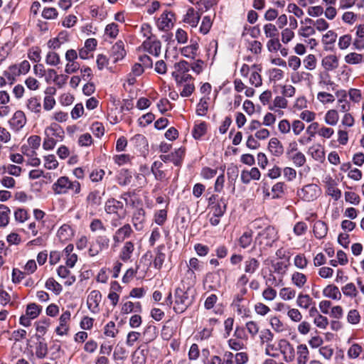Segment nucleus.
I'll return each instance as SVG.
<instances>
[{
  "label": "nucleus",
  "instance_id": "obj_20",
  "mask_svg": "<svg viewBox=\"0 0 364 364\" xmlns=\"http://www.w3.org/2000/svg\"><path fill=\"white\" fill-rule=\"evenodd\" d=\"M134 250V245L131 241H127L122 247L119 252V258L123 262H127L132 257V253Z\"/></svg>",
  "mask_w": 364,
  "mask_h": 364
},
{
  "label": "nucleus",
  "instance_id": "obj_28",
  "mask_svg": "<svg viewBox=\"0 0 364 364\" xmlns=\"http://www.w3.org/2000/svg\"><path fill=\"white\" fill-rule=\"evenodd\" d=\"M259 266V262L254 257H248L244 262V271L246 274H254Z\"/></svg>",
  "mask_w": 364,
  "mask_h": 364
},
{
  "label": "nucleus",
  "instance_id": "obj_58",
  "mask_svg": "<svg viewBox=\"0 0 364 364\" xmlns=\"http://www.w3.org/2000/svg\"><path fill=\"white\" fill-rule=\"evenodd\" d=\"M207 129L206 123L204 122L196 124L193 130V136L195 139H199L203 136Z\"/></svg>",
  "mask_w": 364,
  "mask_h": 364
},
{
  "label": "nucleus",
  "instance_id": "obj_51",
  "mask_svg": "<svg viewBox=\"0 0 364 364\" xmlns=\"http://www.w3.org/2000/svg\"><path fill=\"white\" fill-rule=\"evenodd\" d=\"M288 318L294 323L301 322L302 320V314L298 309L296 308H288L287 312Z\"/></svg>",
  "mask_w": 364,
  "mask_h": 364
},
{
  "label": "nucleus",
  "instance_id": "obj_63",
  "mask_svg": "<svg viewBox=\"0 0 364 364\" xmlns=\"http://www.w3.org/2000/svg\"><path fill=\"white\" fill-rule=\"evenodd\" d=\"M105 32L107 36L115 38L119 33L118 25L114 23L108 24L105 28Z\"/></svg>",
  "mask_w": 364,
  "mask_h": 364
},
{
  "label": "nucleus",
  "instance_id": "obj_40",
  "mask_svg": "<svg viewBox=\"0 0 364 364\" xmlns=\"http://www.w3.org/2000/svg\"><path fill=\"white\" fill-rule=\"evenodd\" d=\"M11 210L5 205H0V226L6 227L9 223Z\"/></svg>",
  "mask_w": 364,
  "mask_h": 364
},
{
  "label": "nucleus",
  "instance_id": "obj_37",
  "mask_svg": "<svg viewBox=\"0 0 364 364\" xmlns=\"http://www.w3.org/2000/svg\"><path fill=\"white\" fill-rule=\"evenodd\" d=\"M363 347L358 343H353L347 351V356L349 359H356L360 357L363 353Z\"/></svg>",
  "mask_w": 364,
  "mask_h": 364
},
{
  "label": "nucleus",
  "instance_id": "obj_22",
  "mask_svg": "<svg viewBox=\"0 0 364 364\" xmlns=\"http://www.w3.org/2000/svg\"><path fill=\"white\" fill-rule=\"evenodd\" d=\"M146 349L143 346H139L132 354L133 364H145L146 360Z\"/></svg>",
  "mask_w": 364,
  "mask_h": 364
},
{
  "label": "nucleus",
  "instance_id": "obj_5",
  "mask_svg": "<svg viewBox=\"0 0 364 364\" xmlns=\"http://www.w3.org/2000/svg\"><path fill=\"white\" fill-rule=\"evenodd\" d=\"M279 348L286 362L290 363L294 360L295 350L294 346L287 340L281 339L279 342Z\"/></svg>",
  "mask_w": 364,
  "mask_h": 364
},
{
  "label": "nucleus",
  "instance_id": "obj_17",
  "mask_svg": "<svg viewBox=\"0 0 364 364\" xmlns=\"http://www.w3.org/2000/svg\"><path fill=\"white\" fill-rule=\"evenodd\" d=\"M144 47L148 52L155 56L159 55L161 53V43L157 40L144 41L143 43Z\"/></svg>",
  "mask_w": 364,
  "mask_h": 364
},
{
  "label": "nucleus",
  "instance_id": "obj_34",
  "mask_svg": "<svg viewBox=\"0 0 364 364\" xmlns=\"http://www.w3.org/2000/svg\"><path fill=\"white\" fill-rule=\"evenodd\" d=\"M326 193L335 200H338L341 196V191L333 181L327 183Z\"/></svg>",
  "mask_w": 364,
  "mask_h": 364
},
{
  "label": "nucleus",
  "instance_id": "obj_55",
  "mask_svg": "<svg viewBox=\"0 0 364 364\" xmlns=\"http://www.w3.org/2000/svg\"><path fill=\"white\" fill-rule=\"evenodd\" d=\"M345 61L348 64H359L363 61V55L356 53H350L345 56Z\"/></svg>",
  "mask_w": 364,
  "mask_h": 364
},
{
  "label": "nucleus",
  "instance_id": "obj_10",
  "mask_svg": "<svg viewBox=\"0 0 364 364\" xmlns=\"http://www.w3.org/2000/svg\"><path fill=\"white\" fill-rule=\"evenodd\" d=\"M69 183L70 180L68 177L61 176L53 184L52 189L55 194H65L69 191Z\"/></svg>",
  "mask_w": 364,
  "mask_h": 364
},
{
  "label": "nucleus",
  "instance_id": "obj_31",
  "mask_svg": "<svg viewBox=\"0 0 364 364\" xmlns=\"http://www.w3.org/2000/svg\"><path fill=\"white\" fill-rule=\"evenodd\" d=\"M26 107L31 112L39 114L41 111V103L36 97H31L26 101Z\"/></svg>",
  "mask_w": 364,
  "mask_h": 364
},
{
  "label": "nucleus",
  "instance_id": "obj_7",
  "mask_svg": "<svg viewBox=\"0 0 364 364\" xmlns=\"http://www.w3.org/2000/svg\"><path fill=\"white\" fill-rule=\"evenodd\" d=\"M44 134H47L50 137L55 138V140L59 141H62L65 137V132L63 129L55 122H53L46 127Z\"/></svg>",
  "mask_w": 364,
  "mask_h": 364
},
{
  "label": "nucleus",
  "instance_id": "obj_32",
  "mask_svg": "<svg viewBox=\"0 0 364 364\" xmlns=\"http://www.w3.org/2000/svg\"><path fill=\"white\" fill-rule=\"evenodd\" d=\"M339 120L338 112L334 109H329L324 116V122L330 126H335Z\"/></svg>",
  "mask_w": 364,
  "mask_h": 364
},
{
  "label": "nucleus",
  "instance_id": "obj_13",
  "mask_svg": "<svg viewBox=\"0 0 364 364\" xmlns=\"http://www.w3.org/2000/svg\"><path fill=\"white\" fill-rule=\"evenodd\" d=\"M126 55L124 43L122 41H118L112 48L111 58L114 63L122 60Z\"/></svg>",
  "mask_w": 364,
  "mask_h": 364
},
{
  "label": "nucleus",
  "instance_id": "obj_25",
  "mask_svg": "<svg viewBox=\"0 0 364 364\" xmlns=\"http://www.w3.org/2000/svg\"><path fill=\"white\" fill-rule=\"evenodd\" d=\"M322 65L326 70H333L338 67V59L335 55H328L323 58Z\"/></svg>",
  "mask_w": 364,
  "mask_h": 364
},
{
  "label": "nucleus",
  "instance_id": "obj_16",
  "mask_svg": "<svg viewBox=\"0 0 364 364\" xmlns=\"http://www.w3.org/2000/svg\"><path fill=\"white\" fill-rule=\"evenodd\" d=\"M173 14L171 11H164L158 19V27L160 30H168L173 26L172 18Z\"/></svg>",
  "mask_w": 364,
  "mask_h": 364
},
{
  "label": "nucleus",
  "instance_id": "obj_39",
  "mask_svg": "<svg viewBox=\"0 0 364 364\" xmlns=\"http://www.w3.org/2000/svg\"><path fill=\"white\" fill-rule=\"evenodd\" d=\"M288 106V101L283 96H277L273 100L272 105L269 107V109L272 111L277 112V108L286 109Z\"/></svg>",
  "mask_w": 364,
  "mask_h": 364
},
{
  "label": "nucleus",
  "instance_id": "obj_60",
  "mask_svg": "<svg viewBox=\"0 0 364 364\" xmlns=\"http://www.w3.org/2000/svg\"><path fill=\"white\" fill-rule=\"evenodd\" d=\"M309 153L316 160H320L324 156V153L319 145L311 146Z\"/></svg>",
  "mask_w": 364,
  "mask_h": 364
},
{
  "label": "nucleus",
  "instance_id": "obj_41",
  "mask_svg": "<svg viewBox=\"0 0 364 364\" xmlns=\"http://www.w3.org/2000/svg\"><path fill=\"white\" fill-rule=\"evenodd\" d=\"M227 208L226 200L221 198L215 205L212 207L213 215L216 216H223Z\"/></svg>",
  "mask_w": 364,
  "mask_h": 364
},
{
  "label": "nucleus",
  "instance_id": "obj_59",
  "mask_svg": "<svg viewBox=\"0 0 364 364\" xmlns=\"http://www.w3.org/2000/svg\"><path fill=\"white\" fill-rule=\"evenodd\" d=\"M294 264L298 269H304L308 265V260L303 254H298L294 259Z\"/></svg>",
  "mask_w": 364,
  "mask_h": 364
},
{
  "label": "nucleus",
  "instance_id": "obj_47",
  "mask_svg": "<svg viewBox=\"0 0 364 364\" xmlns=\"http://www.w3.org/2000/svg\"><path fill=\"white\" fill-rule=\"evenodd\" d=\"M279 296L284 301H290L295 298L296 291L291 287H284L279 291Z\"/></svg>",
  "mask_w": 364,
  "mask_h": 364
},
{
  "label": "nucleus",
  "instance_id": "obj_18",
  "mask_svg": "<svg viewBox=\"0 0 364 364\" xmlns=\"http://www.w3.org/2000/svg\"><path fill=\"white\" fill-rule=\"evenodd\" d=\"M296 364H307L309 350L305 344H300L296 348Z\"/></svg>",
  "mask_w": 364,
  "mask_h": 364
},
{
  "label": "nucleus",
  "instance_id": "obj_3",
  "mask_svg": "<svg viewBox=\"0 0 364 364\" xmlns=\"http://www.w3.org/2000/svg\"><path fill=\"white\" fill-rule=\"evenodd\" d=\"M233 310L241 317H247L250 311L249 309V301L242 295H235L231 304Z\"/></svg>",
  "mask_w": 364,
  "mask_h": 364
},
{
  "label": "nucleus",
  "instance_id": "obj_48",
  "mask_svg": "<svg viewBox=\"0 0 364 364\" xmlns=\"http://www.w3.org/2000/svg\"><path fill=\"white\" fill-rule=\"evenodd\" d=\"M252 242V232L246 231L239 238V245L242 248L248 247Z\"/></svg>",
  "mask_w": 364,
  "mask_h": 364
},
{
  "label": "nucleus",
  "instance_id": "obj_11",
  "mask_svg": "<svg viewBox=\"0 0 364 364\" xmlns=\"http://www.w3.org/2000/svg\"><path fill=\"white\" fill-rule=\"evenodd\" d=\"M145 220V210L143 208L136 209L132 218V223L136 230L140 231L144 228Z\"/></svg>",
  "mask_w": 364,
  "mask_h": 364
},
{
  "label": "nucleus",
  "instance_id": "obj_44",
  "mask_svg": "<svg viewBox=\"0 0 364 364\" xmlns=\"http://www.w3.org/2000/svg\"><path fill=\"white\" fill-rule=\"evenodd\" d=\"M188 268V272H191L193 274L195 272H201L203 269V262L199 261L197 258L193 257L189 260Z\"/></svg>",
  "mask_w": 364,
  "mask_h": 364
},
{
  "label": "nucleus",
  "instance_id": "obj_56",
  "mask_svg": "<svg viewBox=\"0 0 364 364\" xmlns=\"http://www.w3.org/2000/svg\"><path fill=\"white\" fill-rule=\"evenodd\" d=\"M269 323L273 330L277 333H282L285 330V326L277 316H272Z\"/></svg>",
  "mask_w": 364,
  "mask_h": 364
},
{
  "label": "nucleus",
  "instance_id": "obj_12",
  "mask_svg": "<svg viewBox=\"0 0 364 364\" xmlns=\"http://www.w3.org/2000/svg\"><path fill=\"white\" fill-rule=\"evenodd\" d=\"M133 232L132 227L129 224H125L119 228L113 235V240L115 243L123 242L125 239L129 237Z\"/></svg>",
  "mask_w": 364,
  "mask_h": 364
},
{
  "label": "nucleus",
  "instance_id": "obj_21",
  "mask_svg": "<svg viewBox=\"0 0 364 364\" xmlns=\"http://www.w3.org/2000/svg\"><path fill=\"white\" fill-rule=\"evenodd\" d=\"M86 203L87 207L92 208L100 205L102 203L100 192L97 190L90 192L86 198Z\"/></svg>",
  "mask_w": 364,
  "mask_h": 364
},
{
  "label": "nucleus",
  "instance_id": "obj_45",
  "mask_svg": "<svg viewBox=\"0 0 364 364\" xmlns=\"http://www.w3.org/2000/svg\"><path fill=\"white\" fill-rule=\"evenodd\" d=\"M45 286L48 290L53 291L55 294H59L63 290L62 286L53 278L47 279Z\"/></svg>",
  "mask_w": 364,
  "mask_h": 364
},
{
  "label": "nucleus",
  "instance_id": "obj_6",
  "mask_svg": "<svg viewBox=\"0 0 364 364\" xmlns=\"http://www.w3.org/2000/svg\"><path fill=\"white\" fill-rule=\"evenodd\" d=\"M102 294L98 290L92 291L87 299L88 309L94 314L100 311V303L101 302Z\"/></svg>",
  "mask_w": 364,
  "mask_h": 364
},
{
  "label": "nucleus",
  "instance_id": "obj_42",
  "mask_svg": "<svg viewBox=\"0 0 364 364\" xmlns=\"http://www.w3.org/2000/svg\"><path fill=\"white\" fill-rule=\"evenodd\" d=\"M208 100L209 97H203L200 98L197 105L196 113L198 116H205L208 109Z\"/></svg>",
  "mask_w": 364,
  "mask_h": 364
},
{
  "label": "nucleus",
  "instance_id": "obj_9",
  "mask_svg": "<svg viewBox=\"0 0 364 364\" xmlns=\"http://www.w3.org/2000/svg\"><path fill=\"white\" fill-rule=\"evenodd\" d=\"M200 19V14L193 7L187 9L186 14L183 16V22L188 24L192 28L197 27Z\"/></svg>",
  "mask_w": 364,
  "mask_h": 364
},
{
  "label": "nucleus",
  "instance_id": "obj_53",
  "mask_svg": "<svg viewBox=\"0 0 364 364\" xmlns=\"http://www.w3.org/2000/svg\"><path fill=\"white\" fill-rule=\"evenodd\" d=\"M343 294L348 297L354 298L358 294V290L355 284L352 282L346 284L341 288Z\"/></svg>",
  "mask_w": 364,
  "mask_h": 364
},
{
  "label": "nucleus",
  "instance_id": "obj_4",
  "mask_svg": "<svg viewBox=\"0 0 364 364\" xmlns=\"http://www.w3.org/2000/svg\"><path fill=\"white\" fill-rule=\"evenodd\" d=\"M321 188L316 184H308L298 191V196L304 201H314L321 194Z\"/></svg>",
  "mask_w": 364,
  "mask_h": 364
},
{
  "label": "nucleus",
  "instance_id": "obj_50",
  "mask_svg": "<svg viewBox=\"0 0 364 364\" xmlns=\"http://www.w3.org/2000/svg\"><path fill=\"white\" fill-rule=\"evenodd\" d=\"M46 63L50 66H57L60 63V55L54 51H49L46 56Z\"/></svg>",
  "mask_w": 364,
  "mask_h": 364
},
{
  "label": "nucleus",
  "instance_id": "obj_15",
  "mask_svg": "<svg viewBox=\"0 0 364 364\" xmlns=\"http://www.w3.org/2000/svg\"><path fill=\"white\" fill-rule=\"evenodd\" d=\"M260 171L256 167L250 170H243L241 172L240 178L243 183L248 184L252 180H259L260 178Z\"/></svg>",
  "mask_w": 364,
  "mask_h": 364
},
{
  "label": "nucleus",
  "instance_id": "obj_2",
  "mask_svg": "<svg viewBox=\"0 0 364 364\" xmlns=\"http://www.w3.org/2000/svg\"><path fill=\"white\" fill-rule=\"evenodd\" d=\"M278 240L277 230L272 226H268L259 232L255 238V244L258 243L260 247V255L262 249L272 247L273 243Z\"/></svg>",
  "mask_w": 364,
  "mask_h": 364
},
{
  "label": "nucleus",
  "instance_id": "obj_14",
  "mask_svg": "<svg viewBox=\"0 0 364 364\" xmlns=\"http://www.w3.org/2000/svg\"><path fill=\"white\" fill-rule=\"evenodd\" d=\"M335 95L338 98L337 102L339 105V110L342 112H348L350 109V105L347 100V92L345 90H338L336 91Z\"/></svg>",
  "mask_w": 364,
  "mask_h": 364
},
{
  "label": "nucleus",
  "instance_id": "obj_23",
  "mask_svg": "<svg viewBox=\"0 0 364 364\" xmlns=\"http://www.w3.org/2000/svg\"><path fill=\"white\" fill-rule=\"evenodd\" d=\"M73 235V232L69 225H63L58 230L57 236L61 242L70 240Z\"/></svg>",
  "mask_w": 364,
  "mask_h": 364
},
{
  "label": "nucleus",
  "instance_id": "obj_57",
  "mask_svg": "<svg viewBox=\"0 0 364 364\" xmlns=\"http://www.w3.org/2000/svg\"><path fill=\"white\" fill-rule=\"evenodd\" d=\"M337 38V34L332 30L328 31L323 36H322V43L326 46L333 45Z\"/></svg>",
  "mask_w": 364,
  "mask_h": 364
},
{
  "label": "nucleus",
  "instance_id": "obj_35",
  "mask_svg": "<svg viewBox=\"0 0 364 364\" xmlns=\"http://www.w3.org/2000/svg\"><path fill=\"white\" fill-rule=\"evenodd\" d=\"M272 267L274 273L283 277L288 270L289 262L279 261L272 262Z\"/></svg>",
  "mask_w": 364,
  "mask_h": 364
},
{
  "label": "nucleus",
  "instance_id": "obj_54",
  "mask_svg": "<svg viewBox=\"0 0 364 364\" xmlns=\"http://www.w3.org/2000/svg\"><path fill=\"white\" fill-rule=\"evenodd\" d=\"M316 98L323 105L331 104L335 101V96L327 92H318Z\"/></svg>",
  "mask_w": 364,
  "mask_h": 364
},
{
  "label": "nucleus",
  "instance_id": "obj_26",
  "mask_svg": "<svg viewBox=\"0 0 364 364\" xmlns=\"http://www.w3.org/2000/svg\"><path fill=\"white\" fill-rule=\"evenodd\" d=\"M314 234L318 239H322L326 237L328 232L326 224L321 220L316 221L314 225Z\"/></svg>",
  "mask_w": 364,
  "mask_h": 364
},
{
  "label": "nucleus",
  "instance_id": "obj_46",
  "mask_svg": "<svg viewBox=\"0 0 364 364\" xmlns=\"http://www.w3.org/2000/svg\"><path fill=\"white\" fill-rule=\"evenodd\" d=\"M177 86H182L184 83H188L193 81V77L188 73L183 74H172Z\"/></svg>",
  "mask_w": 364,
  "mask_h": 364
},
{
  "label": "nucleus",
  "instance_id": "obj_33",
  "mask_svg": "<svg viewBox=\"0 0 364 364\" xmlns=\"http://www.w3.org/2000/svg\"><path fill=\"white\" fill-rule=\"evenodd\" d=\"M132 173L127 169H122L117 176V181L121 186H127L132 183Z\"/></svg>",
  "mask_w": 364,
  "mask_h": 364
},
{
  "label": "nucleus",
  "instance_id": "obj_27",
  "mask_svg": "<svg viewBox=\"0 0 364 364\" xmlns=\"http://www.w3.org/2000/svg\"><path fill=\"white\" fill-rule=\"evenodd\" d=\"M140 313L141 311V305L140 302L133 303L132 301L124 302L121 309V313L128 314L132 312Z\"/></svg>",
  "mask_w": 364,
  "mask_h": 364
},
{
  "label": "nucleus",
  "instance_id": "obj_30",
  "mask_svg": "<svg viewBox=\"0 0 364 364\" xmlns=\"http://www.w3.org/2000/svg\"><path fill=\"white\" fill-rule=\"evenodd\" d=\"M313 304V299L309 294L300 293L296 299V305L301 309H309Z\"/></svg>",
  "mask_w": 364,
  "mask_h": 364
},
{
  "label": "nucleus",
  "instance_id": "obj_43",
  "mask_svg": "<svg viewBox=\"0 0 364 364\" xmlns=\"http://www.w3.org/2000/svg\"><path fill=\"white\" fill-rule=\"evenodd\" d=\"M41 311V307L35 303L29 304L26 310V315L30 318H36L38 316Z\"/></svg>",
  "mask_w": 364,
  "mask_h": 364
},
{
  "label": "nucleus",
  "instance_id": "obj_49",
  "mask_svg": "<svg viewBox=\"0 0 364 364\" xmlns=\"http://www.w3.org/2000/svg\"><path fill=\"white\" fill-rule=\"evenodd\" d=\"M274 339V333L269 329H263L259 333V341L261 345L272 343Z\"/></svg>",
  "mask_w": 364,
  "mask_h": 364
},
{
  "label": "nucleus",
  "instance_id": "obj_8",
  "mask_svg": "<svg viewBox=\"0 0 364 364\" xmlns=\"http://www.w3.org/2000/svg\"><path fill=\"white\" fill-rule=\"evenodd\" d=\"M9 122L13 129L15 131H19L26 123V115L23 112L18 110L14 114Z\"/></svg>",
  "mask_w": 364,
  "mask_h": 364
},
{
  "label": "nucleus",
  "instance_id": "obj_62",
  "mask_svg": "<svg viewBox=\"0 0 364 364\" xmlns=\"http://www.w3.org/2000/svg\"><path fill=\"white\" fill-rule=\"evenodd\" d=\"M305 128L304 124L300 119H294L291 124V129L295 136H299Z\"/></svg>",
  "mask_w": 364,
  "mask_h": 364
},
{
  "label": "nucleus",
  "instance_id": "obj_64",
  "mask_svg": "<svg viewBox=\"0 0 364 364\" xmlns=\"http://www.w3.org/2000/svg\"><path fill=\"white\" fill-rule=\"evenodd\" d=\"M58 13L55 8L47 7L44 8L42 11V16L48 20H53L57 18Z\"/></svg>",
  "mask_w": 364,
  "mask_h": 364
},
{
  "label": "nucleus",
  "instance_id": "obj_61",
  "mask_svg": "<svg viewBox=\"0 0 364 364\" xmlns=\"http://www.w3.org/2000/svg\"><path fill=\"white\" fill-rule=\"evenodd\" d=\"M316 58L314 55L309 54L304 60V65L306 70H313L316 67Z\"/></svg>",
  "mask_w": 364,
  "mask_h": 364
},
{
  "label": "nucleus",
  "instance_id": "obj_36",
  "mask_svg": "<svg viewBox=\"0 0 364 364\" xmlns=\"http://www.w3.org/2000/svg\"><path fill=\"white\" fill-rule=\"evenodd\" d=\"M122 208V204L121 202H119L115 199H111V200H108L106 202L105 209V211L107 212V213L114 214V213H117L118 210Z\"/></svg>",
  "mask_w": 364,
  "mask_h": 364
},
{
  "label": "nucleus",
  "instance_id": "obj_19",
  "mask_svg": "<svg viewBox=\"0 0 364 364\" xmlns=\"http://www.w3.org/2000/svg\"><path fill=\"white\" fill-rule=\"evenodd\" d=\"M323 295L333 300H340L341 299V293L338 287L333 284L326 286L323 290Z\"/></svg>",
  "mask_w": 364,
  "mask_h": 364
},
{
  "label": "nucleus",
  "instance_id": "obj_29",
  "mask_svg": "<svg viewBox=\"0 0 364 364\" xmlns=\"http://www.w3.org/2000/svg\"><path fill=\"white\" fill-rule=\"evenodd\" d=\"M268 148L274 156H280L284 151L283 146L277 138L269 140Z\"/></svg>",
  "mask_w": 364,
  "mask_h": 364
},
{
  "label": "nucleus",
  "instance_id": "obj_38",
  "mask_svg": "<svg viewBox=\"0 0 364 364\" xmlns=\"http://www.w3.org/2000/svg\"><path fill=\"white\" fill-rule=\"evenodd\" d=\"M198 45L197 43H192L190 46H185L181 48V53L186 58H194L196 55Z\"/></svg>",
  "mask_w": 364,
  "mask_h": 364
},
{
  "label": "nucleus",
  "instance_id": "obj_24",
  "mask_svg": "<svg viewBox=\"0 0 364 364\" xmlns=\"http://www.w3.org/2000/svg\"><path fill=\"white\" fill-rule=\"evenodd\" d=\"M291 282L298 289H302L307 282V277L301 272H294L291 275Z\"/></svg>",
  "mask_w": 364,
  "mask_h": 364
},
{
  "label": "nucleus",
  "instance_id": "obj_1",
  "mask_svg": "<svg viewBox=\"0 0 364 364\" xmlns=\"http://www.w3.org/2000/svg\"><path fill=\"white\" fill-rule=\"evenodd\" d=\"M195 296L189 288L187 289L177 287L174 291V302L173 309L176 314L183 313L192 305Z\"/></svg>",
  "mask_w": 364,
  "mask_h": 364
},
{
  "label": "nucleus",
  "instance_id": "obj_52",
  "mask_svg": "<svg viewBox=\"0 0 364 364\" xmlns=\"http://www.w3.org/2000/svg\"><path fill=\"white\" fill-rule=\"evenodd\" d=\"M174 68L175 70L172 73V74L179 75L188 73L191 68L188 62L185 60H181L178 63H175Z\"/></svg>",
  "mask_w": 364,
  "mask_h": 364
}]
</instances>
